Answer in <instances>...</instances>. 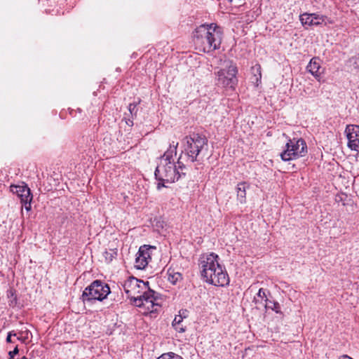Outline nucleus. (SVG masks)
<instances>
[{"label": "nucleus", "instance_id": "obj_1", "mask_svg": "<svg viewBox=\"0 0 359 359\" xmlns=\"http://www.w3.org/2000/svg\"><path fill=\"white\" fill-rule=\"evenodd\" d=\"M219 260L218 255L214 252L203 254L198 259V267L205 282L215 286L224 287L229 285V278Z\"/></svg>", "mask_w": 359, "mask_h": 359}, {"label": "nucleus", "instance_id": "obj_2", "mask_svg": "<svg viewBox=\"0 0 359 359\" xmlns=\"http://www.w3.org/2000/svg\"><path fill=\"white\" fill-rule=\"evenodd\" d=\"M178 143L170 148L164 153L160 160V163L156 168L154 175L158 181L157 189L166 187L165 183L174 182L178 180L180 174L177 172L176 163H180V156H177Z\"/></svg>", "mask_w": 359, "mask_h": 359}, {"label": "nucleus", "instance_id": "obj_3", "mask_svg": "<svg viewBox=\"0 0 359 359\" xmlns=\"http://www.w3.org/2000/svg\"><path fill=\"white\" fill-rule=\"evenodd\" d=\"M222 33L219 27L210 25H202L194 32L193 40L196 49L209 53L219 48Z\"/></svg>", "mask_w": 359, "mask_h": 359}, {"label": "nucleus", "instance_id": "obj_4", "mask_svg": "<svg viewBox=\"0 0 359 359\" xmlns=\"http://www.w3.org/2000/svg\"><path fill=\"white\" fill-rule=\"evenodd\" d=\"M212 62L219 68L215 72L217 84L223 88L235 89L238 83V69L236 65L232 61L226 60L225 56L215 57Z\"/></svg>", "mask_w": 359, "mask_h": 359}, {"label": "nucleus", "instance_id": "obj_5", "mask_svg": "<svg viewBox=\"0 0 359 359\" xmlns=\"http://www.w3.org/2000/svg\"><path fill=\"white\" fill-rule=\"evenodd\" d=\"M206 144L207 140L205 137L198 133H192L183 139V149L181 151L185 154L189 161L194 162Z\"/></svg>", "mask_w": 359, "mask_h": 359}, {"label": "nucleus", "instance_id": "obj_6", "mask_svg": "<svg viewBox=\"0 0 359 359\" xmlns=\"http://www.w3.org/2000/svg\"><path fill=\"white\" fill-rule=\"evenodd\" d=\"M161 299L158 294L149 288L144 290L142 294L137 295L134 303L137 306L143 307L146 309L144 313H156L161 308Z\"/></svg>", "mask_w": 359, "mask_h": 359}, {"label": "nucleus", "instance_id": "obj_7", "mask_svg": "<svg viewBox=\"0 0 359 359\" xmlns=\"http://www.w3.org/2000/svg\"><path fill=\"white\" fill-rule=\"evenodd\" d=\"M306 152L307 146L303 139H290L285 149L280 154V158L284 161H289L304 156Z\"/></svg>", "mask_w": 359, "mask_h": 359}, {"label": "nucleus", "instance_id": "obj_8", "mask_svg": "<svg viewBox=\"0 0 359 359\" xmlns=\"http://www.w3.org/2000/svg\"><path fill=\"white\" fill-rule=\"evenodd\" d=\"M109 293V285L102 280H96L84 290L82 297L83 302L102 301Z\"/></svg>", "mask_w": 359, "mask_h": 359}, {"label": "nucleus", "instance_id": "obj_9", "mask_svg": "<svg viewBox=\"0 0 359 359\" xmlns=\"http://www.w3.org/2000/svg\"><path fill=\"white\" fill-rule=\"evenodd\" d=\"M147 285H149L148 282H144L133 276L128 277L122 284L128 297L133 299V301L137 299V295H140L144 290H147Z\"/></svg>", "mask_w": 359, "mask_h": 359}, {"label": "nucleus", "instance_id": "obj_10", "mask_svg": "<svg viewBox=\"0 0 359 359\" xmlns=\"http://www.w3.org/2000/svg\"><path fill=\"white\" fill-rule=\"evenodd\" d=\"M345 134L348 140V147L359 153V126L348 125L345 129Z\"/></svg>", "mask_w": 359, "mask_h": 359}, {"label": "nucleus", "instance_id": "obj_11", "mask_svg": "<svg viewBox=\"0 0 359 359\" xmlns=\"http://www.w3.org/2000/svg\"><path fill=\"white\" fill-rule=\"evenodd\" d=\"M147 245L141 246L136 255L135 266L137 269H144L151 259L150 249Z\"/></svg>", "mask_w": 359, "mask_h": 359}, {"label": "nucleus", "instance_id": "obj_12", "mask_svg": "<svg viewBox=\"0 0 359 359\" xmlns=\"http://www.w3.org/2000/svg\"><path fill=\"white\" fill-rule=\"evenodd\" d=\"M327 18L316 13H304L300 15V20L304 25H320L325 22Z\"/></svg>", "mask_w": 359, "mask_h": 359}, {"label": "nucleus", "instance_id": "obj_13", "mask_svg": "<svg viewBox=\"0 0 359 359\" xmlns=\"http://www.w3.org/2000/svg\"><path fill=\"white\" fill-rule=\"evenodd\" d=\"M10 189L13 194H16L18 195L21 201L22 199L32 196L30 189L24 183L22 185H11Z\"/></svg>", "mask_w": 359, "mask_h": 359}, {"label": "nucleus", "instance_id": "obj_14", "mask_svg": "<svg viewBox=\"0 0 359 359\" xmlns=\"http://www.w3.org/2000/svg\"><path fill=\"white\" fill-rule=\"evenodd\" d=\"M320 61L318 57H313L306 67L308 72H310L316 78L320 76Z\"/></svg>", "mask_w": 359, "mask_h": 359}, {"label": "nucleus", "instance_id": "obj_15", "mask_svg": "<svg viewBox=\"0 0 359 359\" xmlns=\"http://www.w3.org/2000/svg\"><path fill=\"white\" fill-rule=\"evenodd\" d=\"M168 280L172 285H175L180 279V267L176 266H170L167 271Z\"/></svg>", "mask_w": 359, "mask_h": 359}, {"label": "nucleus", "instance_id": "obj_16", "mask_svg": "<svg viewBox=\"0 0 359 359\" xmlns=\"http://www.w3.org/2000/svg\"><path fill=\"white\" fill-rule=\"evenodd\" d=\"M249 188V185L246 182H241L237 185V198L238 200L241 203L245 202L246 198V189Z\"/></svg>", "mask_w": 359, "mask_h": 359}, {"label": "nucleus", "instance_id": "obj_17", "mask_svg": "<svg viewBox=\"0 0 359 359\" xmlns=\"http://www.w3.org/2000/svg\"><path fill=\"white\" fill-rule=\"evenodd\" d=\"M269 301L267 298L266 290L263 288H260L257 293L256 296L254 297V302L257 305V307L259 306H264Z\"/></svg>", "mask_w": 359, "mask_h": 359}, {"label": "nucleus", "instance_id": "obj_18", "mask_svg": "<svg viewBox=\"0 0 359 359\" xmlns=\"http://www.w3.org/2000/svg\"><path fill=\"white\" fill-rule=\"evenodd\" d=\"M6 296L8 299V305L11 307H15L18 305V297L16 294V291L13 289L10 288L7 290Z\"/></svg>", "mask_w": 359, "mask_h": 359}, {"label": "nucleus", "instance_id": "obj_19", "mask_svg": "<svg viewBox=\"0 0 359 359\" xmlns=\"http://www.w3.org/2000/svg\"><path fill=\"white\" fill-rule=\"evenodd\" d=\"M32 335L31 332L28 329H22L18 332V340L22 343H27L29 339V336Z\"/></svg>", "mask_w": 359, "mask_h": 359}, {"label": "nucleus", "instance_id": "obj_20", "mask_svg": "<svg viewBox=\"0 0 359 359\" xmlns=\"http://www.w3.org/2000/svg\"><path fill=\"white\" fill-rule=\"evenodd\" d=\"M264 307L266 309H271L275 311L276 313H280V306L278 302L275 301H271L269 299L268 302L264 304Z\"/></svg>", "mask_w": 359, "mask_h": 359}, {"label": "nucleus", "instance_id": "obj_21", "mask_svg": "<svg viewBox=\"0 0 359 359\" xmlns=\"http://www.w3.org/2000/svg\"><path fill=\"white\" fill-rule=\"evenodd\" d=\"M117 256L116 249H110L108 251L104 252V257L105 262L107 263L111 262Z\"/></svg>", "mask_w": 359, "mask_h": 359}, {"label": "nucleus", "instance_id": "obj_22", "mask_svg": "<svg viewBox=\"0 0 359 359\" xmlns=\"http://www.w3.org/2000/svg\"><path fill=\"white\" fill-rule=\"evenodd\" d=\"M33 198V196H29V198H26L25 199H22L21 203H22V207L25 208V209L27 211H29L32 208L31 203Z\"/></svg>", "mask_w": 359, "mask_h": 359}, {"label": "nucleus", "instance_id": "obj_23", "mask_svg": "<svg viewBox=\"0 0 359 359\" xmlns=\"http://www.w3.org/2000/svg\"><path fill=\"white\" fill-rule=\"evenodd\" d=\"M157 359H180V355L172 353H167L161 355Z\"/></svg>", "mask_w": 359, "mask_h": 359}, {"label": "nucleus", "instance_id": "obj_24", "mask_svg": "<svg viewBox=\"0 0 359 359\" xmlns=\"http://www.w3.org/2000/svg\"><path fill=\"white\" fill-rule=\"evenodd\" d=\"M128 110L132 117L136 116L137 112V104L130 103L128 106Z\"/></svg>", "mask_w": 359, "mask_h": 359}, {"label": "nucleus", "instance_id": "obj_25", "mask_svg": "<svg viewBox=\"0 0 359 359\" xmlns=\"http://www.w3.org/2000/svg\"><path fill=\"white\" fill-rule=\"evenodd\" d=\"M19 353L18 346H15L13 351L8 352L9 359H13L14 356Z\"/></svg>", "mask_w": 359, "mask_h": 359}, {"label": "nucleus", "instance_id": "obj_26", "mask_svg": "<svg viewBox=\"0 0 359 359\" xmlns=\"http://www.w3.org/2000/svg\"><path fill=\"white\" fill-rule=\"evenodd\" d=\"M178 325H180V320H177V317H175L172 322V326L175 327V328L177 330Z\"/></svg>", "mask_w": 359, "mask_h": 359}, {"label": "nucleus", "instance_id": "obj_27", "mask_svg": "<svg viewBox=\"0 0 359 359\" xmlns=\"http://www.w3.org/2000/svg\"><path fill=\"white\" fill-rule=\"evenodd\" d=\"M6 341L7 343H13V341L12 340L11 337V334H7Z\"/></svg>", "mask_w": 359, "mask_h": 359}, {"label": "nucleus", "instance_id": "obj_28", "mask_svg": "<svg viewBox=\"0 0 359 359\" xmlns=\"http://www.w3.org/2000/svg\"><path fill=\"white\" fill-rule=\"evenodd\" d=\"M126 123L127 125H128L129 126H132L133 125V121L132 119L130 118H128L126 121Z\"/></svg>", "mask_w": 359, "mask_h": 359}, {"label": "nucleus", "instance_id": "obj_29", "mask_svg": "<svg viewBox=\"0 0 359 359\" xmlns=\"http://www.w3.org/2000/svg\"><path fill=\"white\" fill-rule=\"evenodd\" d=\"M8 334H11V337H18V332H15V331H11Z\"/></svg>", "mask_w": 359, "mask_h": 359}, {"label": "nucleus", "instance_id": "obj_30", "mask_svg": "<svg viewBox=\"0 0 359 359\" xmlns=\"http://www.w3.org/2000/svg\"><path fill=\"white\" fill-rule=\"evenodd\" d=\"M339 359H353V358H351V357H349L346 355H342Z\"/></svg>", "mask_w": 359, "mask_h": 359}, {"label": "nucleus", "instance_id": "obj_31", "mask_svg": "<svg viewBox=\"0 0 359 359\" xmlns=\"http://www.w3.org/2000/svg\"><path fill=\"white\" fill-rule=\"evenodd\" d=\"M21 359H27L26 356H23Z\"/></svg>", "mask_w": 359, "mask_h": 359}, {"label": "nucleus", "instance_id": "obj_32", "mask_svg": "<svg viewBox=\"0 0 359 359\" xmlns=\"http://www.w3.org/2000/svg\"><path fill=\"white\" fill-rule=\"evenodd\" d=\"M181 332H184V330L183 328H180Z\"/></svg>", "mask_w": 359, "mask_h": 359}, {"label": "nucleus", "instance_id": "obj_33", "mask_svg": "<svg viewBox=\"0 0 359 359\" xmlns=\"http://www.w3.org/2000/svg\"><path fill=\"white\" fill-rule=\"evenodd\" d=\"M181 359H182V358H181Z\"/></svg>", "mask_w": 359, "mask_h": 359}]
</instances>
